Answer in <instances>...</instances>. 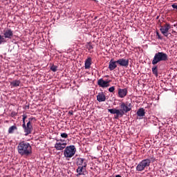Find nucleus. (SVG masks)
Instances as JSON below:
<instances>
[{"label":"nucleus","mask_w":177,"mask_h":177,"mask_svg":"<svg viewBox=\"0 0 177 177\" xmlns=\"http://www.w3.org/2000/svg\"><path fill=\"white\" fill-rule=\"evenodd\" d=\"M172 8H173V9H176V10H177V5L176 4H172Z\"/></svg>","instance_id":"nucleus-27"},{"label":"nucleus","mask_w":177,"mask_h":177,"mask_svg":"<svg viewBox=\"0 0 177 177\" xmlns=\"http://www.w3.org/2000/svg\"><path fill=\"white\" fill-rule=\"evenodd\" d=\"M77 153V148L74 145H69L65 147L64 151V156L66 158H71L75 156Z\"/></svg>","instance_id":"nucleus-6"},{"label":"nucleus","mask_w":177,"mask_h":177,"mask_svg":"<svg viewBox=\"0 0 177 177\" xmlns=\"http://www.w3.org/2000/svg\"><path fill=\"white\" fill-rule=\"evenodd\" d=\"M61 137L64 138V139H67V138H68V134H67V133H61Z\"/></svg>","instance_id":"nucleus-23"},{"label":"nucleus","mask_w":177,"mask_h":177,"mask_svg":"<svg viewBox=\"0 0 177 177\" xmlns=\"http://www.w3.org/2000/svg\"><path fill=\"white\" fill-rule=\"evenodd\" d=\"M32 121H37V119H35V118H30L26 125V123L22 124V128H24L25 136H28V135L32 132Z\"/></svg>","instance_id":"nucleus-5"},{"label":"nucleus","mask_w":177,"mask_h":177,"mask_svg":"<svg viewBox=\"0 0 177 177\" xmlns=\"http://www.w3.org/2000/svg\"><path fill=\"white\" fill-rule=\"evenodd\" d=\"M106 82H108V86H110V82H111V80H107Z\"/></svg>","instance_id":"nucleus-29"},{"label":"nucleus","mask_w":177,"mask_h":177,"mask_svg":"<svg viewBox=\"0 0 177 177\" xmlns=\"http://www.w3.org/2000/svg\"><path fill=\"white\" fill-rule=\"evenodd\" d=\"M66 146H67V143L60 142V140H57V142L55 145V149L57 151H62L66 149Z\"/></svg>","instance_id":"nucleus-10"},{"label":"nucleus","mask_w":177,"mask_h":177,"mask_svg":"<svg viewBox=\"0 0 177 177\" xmlns=\"http://www.w3.org/2000/svg\"><path fill=\"white\" fill-rule=\"evenodd\" d=\"M110 71H113V70H115L117 68V61H114L113 59H111L109 62V67Z\"/></svg>","instance_id":"nucleus-14"},{"label":"nucleus","mask_w":177,"mask_h":177,"mask_svg":"<svg viewBox=\"0 0 177 177\" xmlns=\"http://www.w3.org/2000/svg\"><path fill=\"white\" fill-rule=\"evenodd\" d=\"M20 84H21V82H20V80H14L10 82V86L12 88H16L17 86H20Z\"/></svg>","instance_id":"nucleus-19"},{"label":"nucleus","mask_w":177,"mask_h":177,"mask_svg":"<svg viewBox=\"0 0 177 177\" xmlns=\"http://www.w3.org/2000/svg\"><path fill=\"white\" fill-rule=\"evenodd\" d=\"M151 160H152V162H154V161H156V158L152 157V158H151Z\"/></svg>","instance_id":"nucleus-31"},{"label":"nucleus","mask_w":177,"mask_h":177,"mask_svg":"<svg viewBox=\"0 0 177 177\" xmlns=\"http://www.w3.org/2000/svg\"><path fill=\"white\" fill-rule=\"evenodd\" d=\"M128 95V88H119L118 89V96L119 97H125Z\"/></svg>","instance_id":"nucleus-13"},{"label":"nucleus","mask_w":177,"mask_h":177,"mask_svg":"<svg viewBox=\"0 0 177 177\" xmlns=\"http://www.w3.org/2000/svg\"><path fill=\"white\" fill-rule=\"evenodd\" d=\"M150 164H151V160L150 159H144L137 165L136 171L142 172V171H145L147 167H150Z\"/></svg>","instance_id":"nucleus-7"},{"label":"nucleus","mask_w":177,"mask_h":177,"mask_svg":"<svg viewBox=\"0 0 177 177\" xmlns=\"http://www.w3.org/2000/svg\"><path fill=\"white\" fill-rule=\"evenodd\" d=\"M106 77H109V75H106Z\"/></svg>","instance_id":"nucleus-34"},{"label":"nucleus","mask_w":177,"mask_h":177,"mask_svg":"<svg viewBox=\"0 0 177 177\" xmlns=\"http://www.w3.org/2000/svg\"><path fill=\"white\" fill-rule=\"evenodd\" d=\"M22 117H23V118H22L23 124H26V119L27 118V115H22Z\"/></svg>","instance_id":"nucleus-25"},{"label":"nucleus","mask_w":177,"mask_h":177,"mask_svg":"<svg viewBox=\"0 0 177 177\" xmlns=\"http://www.w3.org/2000/svg\"><path fill=\"white\" fill-rule=\"evenodd\" d=\"M117 64L122 67H128L129 66V59H125L124 58L119 59L116 61Z\"/></svg>","instance_id":"nucleus-11"},{"label":"nucleus","mask_w":177,"mask_h":177,"mask_svg":"<svg viewBox=\"0 0 177 177\" xmlns=\"http://www.w3.org/2000/svg\"><path fill=\"white\" fill-rule=\"evenodd\" d=\"M68 113L71 114V115H74V112L73 111H70Z\"/></svg>","instance_id":"nucleus-28"},{"label":"nucleus","mask_w":177,"mask_h":177,"mask_svg":"<svg viewBox=\"0 0 177 177\" xmlns=\"http://www.w3.org/2000/svg\"><path fill=\"white\" fill-rule=\"evenodd\" d=\"M88 49H93V46L92 45L88 46Z\"/></svg>","instance_id":"nucleus-30"},{"label":"nucleus","mask_w":177,"mask_h":177,"mask_svg":"<svg viewBox=\"0 0 177 177\" xmlns=\"http://www.w3.org/2000/svg\"><path fill=\"white\" fill-rule=\"evenodd\" d=\"M13 38V30L12 29L6 28L3 30V35H0V45L6 43V39H12Z\"/></svg>","instance_id":"nucleus-3"},{"label":"nucleus","mask_w":177,"mask_h":177,"mask_svg":"<svg viewBox=\"0 0 177 177\" xmlns=\"http://www.w3.org/2000/svg\"><path fill=\"white\" fill-rule=\"evenodd\" d=\"M76 165L77 167H88V160L84 158H77L76 159Z\"/></svg>","instance_id":"nucleus-9"},{"label":"nucleus","mask_w":177,"mask_h":177,"mask_svg":"<svg viewBox=\"0 0 177 177\" xmlns=\"http://www.w3.org/2000/svg\"><path fill=\"white\" fill-rule=\"evenodd\" d=\"M138 117H145L146 112L145 111V109L140 108L138 110L136 113Z\"/></svg>","instance_id":"nucleus-18"},{"label":"nucleus","mask_w":177,"mask_h":177,"mask_svg":"<svg viewBox=\"0 0 177 177\" xmlns=\"http://www.w3.org/2000/svg\"><path fill=\"white\" fill-rule=\"evenodd\" d=\"M97 85L100 86V88H109L108 82L103 79L98 80Z\"/></svg>","instance_id":"nucleus-15"},{"label":"nucleus","mask_w":177,"mask_h":177,"mask_svg":"<svg viewBox=\"0 0 177 177\" xmlns=\"http://www.w3.org/2000/svg\"><path fill=\"white\" fill-rule=\"evenodd\" d=\"M97 102H106V95L103 93H99L97 95Z\"/></svg>","instance_id":"nucleus-17"},{"label":"nucleus","mask_w":177,"mask_h":177,"mask_svg":"<svg viewBox=\"0 0 177 177\" xmlns=\"http://www.w3.org/2000/svg\"><path fill=\"white\" fill-rule=\"evenodd\" d=\"M173 32H175V31H173Z\"/></svg>","instance_id":"nucleus-35"},{"label":"nucleus","mask_w":177,"mask_h":177,"mask_svg":"<svg viewBox=\"0 0 177 177\" xmlns=\"http://www.w3.org/2000/svg\"><path fill=\"white\" fill-rule=\"evenodd\" d=\"M156 35L158 39H162V37H161V35H160V33L158 32H156Z\"/></svg>","instance_id":"nucleus-26"},{"label":"nucleus","mask_w":177,"mask_h":177,"mask_svg":"<svg viewBox=\"0 0 177 177\" xmlns=\"http://www.w3.org/2000/svg\"><path fill=\"white\" fill-rule=\"evenodd\" d=\"M50 70L52 71H53V73H56V71H57V66H55V65H53L51 67H50Z\"/></svg>","instance_id":"nucleus-22"},{"label":"nucleus","mask_w":177,"mask_h":177,"mask_svg":"<svg viewBox=\"0 0 177 177\" xmlns=\"http://www.w3.org/2000/svg\"><path fill=\"white\" fill-rule=\"evenodd\" d=\"M115 177H121V175H116Z\"/></svg>","instance_id":"nucleus-33"},{"label":"nucleus","mask_w":177,"mask_h":177,"mask_svg":"<svg viewBox=\"0 0 177 177\" xmlns=\"http://www.w3.org/2000/svg\"><path fill=\"white\" fill-rule=\"evenodd\" d=\"M92 65V58L91 57H88L84 64V67L86 70H89L91 68V66Z\"/></svg>","instance_id":"nucleus-16"},{"label":"nucleus","mask_w":177,"mask_h":177,"mask_svg":"<svg viewBox=\"0 0 177 177\" xmlns=\"http://www.w3.org/2000/svg\"><path fill=\"white\" fill-rule=\"evenodd\" d=\"M114 91H115V87H114V86H111L109 88V91L111 93L114 92Z\"/></svg>","instance_id":"nucleus-24"},{"label":"nucleus","mask_w":177,"mask_h":177,"mask_svg":"<svg viewBox=\"0 0 177 177\" xmlns=\"http://www.w3.org/2000/svg\"><path fill=\"white\" fill-rule=\"evenodd\" d=\"M59 140L60 142H64V140Z\"/></svg>","instance_id":"nucleus-32"},{"label":"nucleus","mask_w":177,"mask_h":177,"mask_svg":"<svg viewBox=\"0 0 177 177\" xmlns=\"http://www.w3.org/2000/svg\"><path fill=\"white\" fill-rule=\"evenodd\" d=\"M169 30H171V25L167 23L165 24L163 26H161L160 29L161 33L164 35V37H166L167 38L172 36L171 33H168Z\"/></svg>","instance_id":"nucleus-8"},{"label":"nucleus","mask_w":177,"mask_h":177,"mask_svg":"<svg viewBox=\"0 0 177 177\" xmlns=\"http://www.w3.org/2000/svg\"><path fill=\"white\" fill-rule=\"evenodd\" d=\"M15 131H17V127L16 126H11L9 129H8V133H13L15 132Z\"/></svg>","instance_id":"nucleus-21"},{"label":"nucleus","mask_w":177,"mask_h":177,"mask_svg":"<svg viewBox=\"0 0 177 177\" xmlns=\"http://www.w3.org/2000/svg\"><path fill=\"white\" fill-rule=\"evenodd\" d=\"M17 151L22 157H28L32 154V147L30 143L22 141L18 144Z\"/></svg>","instance_id":"nucleus-2"},{"label":"nucleus","mask_w":177,"mask_h":177,"mask_svg":"<svg viewBox=\"0 0 177 177\" xmlns=\"http://www.w3.org/2000/svg\"><path fill=\"white\" fill-rule=\"evenodd\" d=\"M152 73L156 77H158V67L157 66L152 67Z\"/></svg>","instance_id":"nucleus-20"},{"label":"nucleus","mask_w":177,"mask_h":177,"mask_svg":"<svg viewBox=\"0 0 177 177\" xmlns=\"http://www.w3.org/2000/svg\"><path fill=\"white\" fill-rule=\"evenodd\" d=\"M132 110V103L129 102H122L120 104V109H109L108 111L111 114L114 115L115 120H120V118L124 117V114L129 113Z\"/></svg>","instance_id":"nucleus-1"},{"label":"nucleus","mask_w":177,"mask_h":177,"mask_svg":"<svg viewBox=\"0 0 177 177\" xmlns=\"http://www.w3.org/2000/svg\"><path fill=\"white\" fill-rule=\"evenodd\" d=\"M167 60H168V55H167V53L164 52H158L153 57L152 64L156 66V64L160 63V62H167Z\"/></svg>","instance_id":"nucleus-4"},{"label":"nucleus","mask_w":177,"mask_h":177,"mask_svg":"<svg viewBox=\"0 0 177 177\" xmlns=\"http://www.w3.org/2000/svg\"><path fill=\"white\" fill-rule=\"evenodd\" d=\"M76 172L78 174L77 176H81V175H85V173L86 172V167L78 166Z\"/></svg>","instance_id":"nucleus-12"}]
</instances>
